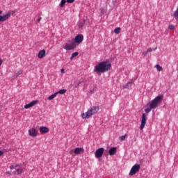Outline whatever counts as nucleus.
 I'll use <instances>...</instances> for the list:
<instances>
[{"label": "nucleus", "instance_id": "1", "mask_svg": "<svg viewBox=\"0 0 178 178\" xmlns=\"http://www.w3.org/2000/svg\"><path fill=\"white\" fill-rule=\"evenodd\" d=\"M111 67V63H108V61H102L101 63H98V64L95 65L93 72L97 74L104 73L108 72Z\"/></svg>", "mask_w": 178, "mask_h": 178}, {"label": "nucleus", "instance_id": "2", "mask_svg": "<svg viewBox=\"0 0 178 178\" xmlns=\"http://www.w3.org/2000/svg\"><path fill=\"white\" fill-rule=\"evenodd\" d=\"M163 95H159L158 97H156L149 103V108H146L145 110V112L146 113H149L151 112L152 109L157 108L158 106L161 104L162 101L163 100Z\"/></svg>", "mask_w": 178, "mask_h": 178}, {"label": "nucleus", "instance_id": "3", "mask_svg": "<svg viewBox=\"0 0 178 178\" xmlns=\"http://www.w3.org/2000/svg\"><path fill=\"white\" fill-rule=\"evenodd\" d=\"M99 111V108L97 106H92L91 108L88 110L87 112L81 114L82 119L87 120L92 117V115H95Z\"/></svg>", "mask_w": 178, "mask_h": 178}, {"label": "nucleus", "instance_id": "4", "mask_svg": "<svg viewBox=\"0 0 178 178\" xmlns=\"http://www.w3.org/2000/svg\"><path fill=\"white\" fill-rule=\"evenodd\" d=\"M76 48V43L74 42V39H71V40H68V43H65L63 49L66 51H71Z\"/></svg>", "mask_w": 178, "mask_h": 178}, {"label": "nucleus", "instance_id": "5", "mask_svg": "<svg viewBox=\"0 0 178 178\" xmlns=\"http://www.w3.org/2000/svg\"><path fill=\"white\" fill-rule=\"evenodd\" d=\"M2 13H3V11L0 10V15H2ZM10 16H11L10 12H8L4 15H0V22H5L8 21V19L10 17Z\"/></svg>", "mask_w": 178, "mask_h": 178}, {"label": "nucleus", "instance_id": "6", "mask_svg": "<svg viewBox=\"0 0 178 178\" xmlns=\"http://www.w3.org/2000/svg\"><path fill=\"white\" fill-rule=\"evenodd\" d=\"M140 170V165L139 164H136L134 165L130 172H129V175L133 176L135 175L138 172H139Z\"/></svg>", "mask_w": 178, "mask_h": 178}, {"label": "nucleus", "instance_id": "7", "mask_svg": "<svg viewBox=\"0 0 178 178\" xmlns=\"http://www.w3.org/2000/svg\"><path fill=\"white\" fill-rule=\"evenodd\" d=\"M147 123V115L145 113L142 114V118H141V122H140V129L143 130L145 128V125Z\"/></svg>", "mask_w": 178, "mask_h": 178}, {"label": "nucleus", "instance_id": "8", "mask_svg": "<svg viewBox=\"0 0 178 178\" xmlns=\"http://www.w3.org/2000/svg\"><path fill=\"white\" fill-rule=\"evenodd\" d=\"M104 152V148H99L96 150L95 153V156L96 158H102Z\"/></svg>", "mask_w": 178, "mask_h": 178}, {"label": "nucleus", "instance_id": "9", "mask_svg": "<svg viewBox=\"0 0 178 178\" xmlns=\"http://www.w3.org/2000/svg\"><path fill=\"white\" fill-rule=\"evenodd\" d=\"M83 35H77L76 36H75L74 39V44L76 43L81 44L83 42Z\"/></svg>", "mask_w": 178, "mask_h": 178}, {"label": "nucleus", "instance_id": "10", "mask_svg": "<svg viewBox=\"0 0 178 178\" xmlns=\"http://www.w3.org/2000/svg\"><path fill=\"white\" fill-rule=\"evenodd\" d=\"M28 133H29V135L31 137H36L38 134V131L34 128H31L29 129Z\"/></svg>", "mask_w": 178, "mask_h": 178}, {"label": "nucleus", "instance_id": "11", "mask_svg": "<svg viewBox=\"0 0 178 178\" xmlns=\"http://www.w3.org/2000/svg\"><path fill=\"white\" fill-rule=\"evenodd\" d=\"M36 104H38V101H33V102H31L30 104H28L25 105V106H24V108L25 109H28V108H31V107L34 106Z\"/></svg>", "mask_w": 178, "mask_h": 178}, {"label": "nucleus", "instance_id": "12", "mask_svg": "<svg viewBox=\"0 0 178 178\" xmlns=\"http://www.w3.org/2000/svg\"><path fill=\"white\" fill-rule=\"evenodd\" d=\"M46 50H40L38 54V58L41 59L45 56Z\"/></svg>", "mask_w": 178, "mask_h": 178}, {"label": "nucleus", "instance_id": "13", "mask_svg": "<svg viewBox=\"0 0 178 178\" xmlns=\"http://www.w3.org/2000/svg\"><path fill=\"white\" fill-rule=\"evenodd\" d=\"M39 131L40 133H44V134H47L49 131V128L47 127H41L39 128Z\"/></svg>", "mask_w": 178, "mask_h": 178}, {"label": "nucleus", "instance_id": "14", "mask_svg": "<svg viewBox=\"0 0 178 178\" xmlns=\"http://www.w3.org/2000/svg\"><path fill=\"white\" fill-rule=\"evenodd\" d=\"M24 171V168L22 167L18 168L16 169V170L14 172V175H19L20 174H22Z\"/></svg>", "mask_w": 178, "mask_h": 178}, {"label": "nucleus", "instance_id": "15", "mask_svg": "<svg viewBox=\"0 0 178 178\" xmlns=\"http://www.w3.org/2000/svg\"><path fill=\"white\" fill-rule=\"evenodd\" d=\"M117 152V148L116 147H113L111 148L108 151V154L110 156H113L114 154H115Z\"/></svg>", "mask_w": 178, "mask_h": 178}, {"label": "nucleus", "instance_id": "16", "mask_svg": "<svg viewBox=\"0 0 178 178\" xmlns=\"http://www.w3.org/2000/svg\"><path fill=\"white\" fill-rule=\"evenodd\" d=\"M84 149L83 148H79V147H77V148H75L74 151V153L75 154H80L81 152H82Z\"/></svg>", "mask_w": 178, "mask_h": 178}, {"label": "nucleus", "instance_id": "17", "mask_svg": "<svg viewBox=\"0 0 178 178\" xmlns=\"http://www.w3.org/2000/svg\"><path fill=\"white\" fill-rule=\"evenodd\" d=\"M173 17L175 19L177 22H178V7L175 10V11L173 13L172 15Z\"/></svg>", "mask_w": 178, "mask_h": 178}, {"label": "nucleus", "instance_id": "18", "mask_svg": "<svg viewBox=\"0 0 178 178\" xmlns=\"http://www.w3.org/2000/svg\"><path fill=\"white\" fill-rule=\"evenodd\" d=\"M23 74L22 70H19L16 72V74L13 76V79H17L19 75Z\"/></svg>", "mask_w": 178, "mask_h": 178}, {"label": "nucleus", "instance_id": "19", "mask_svg": "<svg viewBox=\"0 0 178 178\" xmlns=\"http://www.w3.org/2000/svg\"><path fill=\"white\" fill-rule=\"evenodd\" d=\"M133 82H127V83L123 86L124 89H127L132 87Z\"/></svg>", "mask_w": 178, "mask_h": 178}, {"label": "nucleus", "instance_id": "20", "mask_svg": "<svg viewBox=\"0 0 178 178\" xmlns=\"http://www.w3.org/2000/svg\"><path fill=\"white\" fill-rule=\"evenodd\" d=\"M67 3V0H61L59 4V6L60 8H63L65 6V3Z\"/></svg>", "mask_w": 178, "mask_h": 178}, {"label": "nucleus", "instance_id": "21", "mask_svg": "<svg viewBox=\"0 0 178 178\" xmlns=\"http://www.w3.org/2000/svg\"><path fill=\"white\" fill-rule=\"evenodd\" d=\"M155 68H156L157 71H159V72H162L163 70V67L160 66L159 64H156L155 65Z\"/></svg>", "mask_w": 178, "mask_h": 178}, {"label": "nucleus", "instance_id": "22", "mask_svg": "<svg viewBox=\"0 0 178 178\" xmlns=\"http://www.w3.org/2000/svg\"><path fill=\"white\" fill-rule=\"evenodd\" d=\"M58 95V93H54V94H53V95H51V96H49L48 98H47V99L48 100H52V99H54L55 97H56V96Z\"/></svg>", "mask_w": 178, "mask_h": 178}, {"label": "nucleus", "instance_id": "23", "mask_svg": "<svg viewBox=\"0 0 178 178\" xmlns=\"http://www.w3.org/2000/svg\"><path fill=\"white\" fill-rule=\"evenodd\" d=\"M77 56H79L78 51H75L74 53H72V54L70 57V60H72L73 58H76Z\"/></svg>", "mask_w": 178, "mask_h": 178}, {"label": "nucleus", "instance_id": "24", "mask_svg": "<svg viewBox=\"0 0 178 178\" xmlns=\"http://www.w3.org/2000/svg\"><path fill=\"white\" fill-rule=\"evenodd\" d=\"M67 92V90H60L58 92H56V93L58 94H60V95H63L65 93H66Z\"/></svg>", "mask_w": 178, "mask_h": 178}, {"label": "nucleus", "instance_id": "25", "mask_svg": "<svg viewBox=\"0 0 178 178\" xmlns=\"http://www.w3.org/2000/svg\"><path fill=\"white\" fill-rule=\"evenodd\" d=\"M120 31H121V28H115L114 29V33L115 34H119L120 33Z\"/></svg>", "mask_w": 178, "mask_h": 178}, {"label": "nucleus", "instance_id": "26", "mask_svg": "<svg viewBox=\"0 0 178 178\" xmlns=\"http://www.w3.org/2000/svg\"><path fill=\"white\" fill-rule=\"evenodd\" d=\"M18 167H19V165H10V166L9 167V168H10V170H14V169H16V168H18Z\"/></svg>", "mask_w": 178, "mask_h": 178}, {"label": "nucleus", "instance_id": "27", "mask_svg": "<svg viewBox=\"0 0 178 178\" xmlns=\"http://www.w3.org/2000/svg\"><path fill=\"white\" fill-rule=\"evenodd\" d=\"M127 136V135L125 134L124 136H122L120 137V138H119V140H120V141H124V140H125Z\"/></svg>", "mask_w": 178, "mask_h": 178}, {"label": "nucleus", "instance_id": "28", "mask_svg": "<svg viewBox=\"0 0 178 178\" xmlns=\"http://www.w3.org/2000/svg\"><path fill=\"white\" fill-rule=\"evenodd\" d=\"M168 29L170 30H174L175 29V26L174 25H169Z\"/></svg>", "mask_w": 178, "mask_h": 178}, {"label": "nucleus", "instance_id": "29", "mask_svg": "<svg viewBox=\"0 0 178 178\" xmlns=\"http://www.w3.org/2000/svg\"><path fill=\"white\" fill-rule=\"evenodd\" d=\"M66 1L67 3H73L75 1V0H66Z\"/></svg>", "mask_w": 178, "mask_h": 178}, {"label": "nucleus", "instance_id": "30", "mask_svg": "<svg viewBox=\"0 0 178 178\" xmlns=\"http://www.w3.org/2000/svg\"><path fill=\"white\" fill-rule=\"evenodd\" d=\"M147 54H148V51H144V52L143 53V55L144 56H146Z\"/></svg>", "mask_w": 178, "mask_h": 178}, {"label": "nucleus", "instance_id": "31", "mask_svg": "<svg viewBox=\"0 0 178 178\" xmlns=\"http://www.w3.org/2000/svg\"><path fill=\"white\" fill-rule=\"evenodd\" d=\"M80 84H81V82H78L77 84L75 85V88H78Z\"/></svg>", "mask_w": 178, "mask_h": 178}, {"label": "nucleus", "instance_id": "32", "mask_svg": "<svg viewBox=\"0 0 178 178\" xmlns=\"http://www.w3.org/2000/svg\"><path fill=\"white\" fill-rule=\"evenodd\" d=\"M41 20H42V17H40V18H38V23H40Z\"/></svg>", "mask_w": 178, "mask_h": 178}, {"label": "nucleus", "instance_id": "33", "mask_svg": "<svg viewBox=\"0 0 178 178\" xmlns=\"http://www.w3.org/2000/svg\"><path fill=\"white\" fill-rule=\"evenodd\" d=\"M153 50H152V49H148L147 50V52H151V51H152Z\"/></svg>", "mask_w": 178, "mask_h": 178}, {"label": "nucleus", "instance_id": "34", "mask_svg": "<svg viewBox=\"0 0 178 178\" xmlns=\"http://www.w3.org/2000/svg\"><path fill=\"white\" fill-rule=\"evenodd\" d=\"M83 24H79V28H81V27H83Z\"/></svg>", "mask_w": 178, "mask_h": 178}, {"label": "nucleus", "instance_id": "35", "mask_svg": "<svg viewBox=\"0 0 178 178\" xmlns=\"http://www.w3.org/2000/svg\"><path fill=\"white\" fill-rule=\"evenodd\" d=\"M60 72L63 73V74H64V73H65V70H63V68H62V69L60 70Z\"/></svg>", "mask_w": 178, "mask_h": 178}, {"label": "nucleus", "instance_id": "36", "mask_svg": "<svg viewBox=\"0 0 178 178\" xmlns=\"http://www.w3.org/2000/svg\"><path fill=\"white\" fill-rule=\"evenodd\" d=\"M2 63H3V60L2 58H0V66L2 65Z\"/></svg>", "mask_w": 178, "mask_h": 178}, {"label": "nucleus", "instance_id": "37", "mask_svg": "<svg viewBox=\"0 0 178 178\" xmlns=\"http://www.w3.org/2000/svg\"><path fill=\"white\" fill-rule=\"evenodd\" d=\"M3 152L2 151H0V156L3 155Z\"/></svg>", "mask_w": 178, "mask_h": 178}, {"label": "nucleus", "instance_id": "38", "mask_svg": "<svg viewBox=\"0 0 178 178\" xmlns=\"http://www.w3.org/2000/svg\"><path fill=\"white\" fill-rule=\"evenodd\" d=\"M6 174L11 175V172L8 171V172H6Z\"/></svg>", "mask_w": 178, "mask_h": 178}]
</instances>
